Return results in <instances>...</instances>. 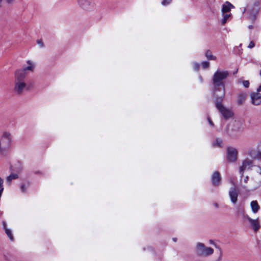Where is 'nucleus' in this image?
<instances>
[{"label":"nucleus","mask_w":261,"mask_h":261,"mask_svg":"<svg viewBox=\"0 0 261 261\" xmlns=\"http://www.w3.org/2000/svg\"><path fill=\"white\" fill-rule=\"evenodd\" d=\"M29 187V184H22L20 186L21 192L23 193H26Z\"/></svg>","instance_id":"obj_26"},{"label":"nucleus","mask_w":261,"mask_h":261,"mask_svg":"<svg viewBox=\"0 0 261 261\" xmlns=\"http://www.w3.org/2000/svg\"><path fill=\"white\" fill-rule=\"evenodd\" d=\"M243 85L245 88H248L249 86V82L248 81H244L243 82Z\"/></svg>","instance_id":"obj_34"},{"label":"nucleus","mask_w":261,"mask_h":261,"mask_svg":"<svg viewBox=\"0 0 261 261\" xmlns=\"http://www.w3.org/2000/svg\"><path fill=\"white\" fill-rule=\"evenodd\" d=\"M247 96L246 92H241L238 94L237 103L239 105L243 104V102L245 100Z\"/></svg>","instance_id":"obj_17"},{"label":"nucleus","mask_w":261,"mask_h":261,"mask_svg":"<svg viewBox=\"0 0 261 261\" xmlns=\"http://www.w3.org/2000/svg\"><path fill=\"white\" fill-rule=\"evenodd\" d=\"M248 155H250L252 159H260L261 151L255 149H249L248 150Z\"/></svg>","instance_id":"obj_13"},{"label":"nucleus","mask_w":261,"mask_h":261,"mask_svg":"<svg viewBox=\"0 0 261 261\" xmlns=\"http://www.w3.org/2000/svg\"><path fill=\"white\" fill-rule=\"evenodd\" d=\"M249 180L248 176H245L244 177L243 179L241 180L240 183L241 186L244 189L246 188L245 184H246L248 182V181Z\"/></svg>","instance_id":"obj_25"},{"label":"nucleus","mask_w":261,"mask_h":261,"mask_svg":"<svg viewBox=\"0 0 261 261\" xmlns=\"http://www.w3.org/2000/svg\"><path fill=\"white\" fill-rule=\"evenodd\" d=\"M173 241H174V242H176V239L175 238H173Z\"/></svg>","instance_id":"obj_43"},{"label":"nucleus","mask_w":261,"mask_h":261,"mask_svg":"<svg viewBox=\"0 0 261 261\" xmlns=\"http://www.w3.org/2000/svg\"><path fill=\"white\" fill-rule=\"evenodd\" d=\"M3 226H4V228L5 229V228H7L6 227V224L5 222H3Z\"/></svg>","instance_id":"obj_39"},{"label":"nucleus","mask_w":261,"mask_h":261,"mask_svg":"<svg viewBox=\"0 0 261 261\" xmlns=\"http://www.w3.org/2000/svg\"><path fill=\"white\" fill-rule=\"evenodd\" d=\"M213 245L215 247L216 249H217L219 251V255L218 258L216 259V261H221L222 260V257L223 256V251L222 248L220 247V246L218 245L217 244L215 243H213Z\"/></svg>","instance_id":"obj_19"},{"label":"nucleus","mask_w":261,"mask_h":261,"mask_svg":"<svg viewBox=\"0 0 261 261\" xmlns=\"http://www.w3.org/2000/svg\"><path fill=\"white\" fill-rule=\"evenodd\" d=\"M213 184L215 186L219 185L221 182V176L219 172L216 171L212 177Z\"/></svg>","instance_id":"obj_14"},{"label":"nucleus","mask_w":261,"mask_h":261,"mask_svg":"<svg viewBox=\"0 0 261 261\" xmlns=\"http://www.w3.org/2000/svg\"><path fill=\"white\" fill-rule=\"evenodd\" d=\"M27 63L29 65L28 66L24 67L22 69H18L15 71H23V73L24 74V77H25L27 76V71H33L34 68H35V64L31 61L28 60L27 61Z\"/></svg>","instance_id":"obj_12"},{"label":"nucleus","mask_w":261,"mask_h":261,"mask_svg":"<svg viewBox=\"0 0 261 261\" xmlns=\"http://www.w3.org/2000/svg\"><path fill=\"white\" fill-rule=\"evenodd\" d=\"M205 56L206 58L210 60H216L217 58L216 56L213 55L211 50H207L205 51Z\"/></svg>","instance_id":"obj_20"},{"label":"nucleus","mask_w":261,"mask_h":261,"mask_svg":"<svg viewBox=\"0 0 261 261\" xmlns=\"http://www.w3.org/2000/svg\"><path fill=\"white\" fill-rule=\"evenodd\" d=\"M261 4V0H255V1L254 3V6L255 7H258Z\"/></svg>","instance_id":"obj_32"},{"label":"nucleus","mask_w":261,"mask_h":261,"mask_svg":"<svg viewBox=\"0 0 261 261\" xmlns=\"http://www.w3.org/2000/svg\"><path fill=\"white\" fill-rule=\"evenodd\" d=\"M246 11V8H244L243 11V13H244Z\"/></svg>","instance_id":"obj_41"},{"label":"nucleus","mask_w":261,"mask_h":261,"mask_svg":"<svg viewBox=\"0 0 261 261\" xmlns=\"http://www.w3.org/2000/svg\"><path fill=\"white\" fill-rule=\"evenodd\" d=\"M229 75L227 70L218 69L214 73L212 82L213 84V95L214 97H218L221 99L225 95V88L224 80Z\"/></svg>","instance_id":"obj_1"},{"label":"nucleus","mask_w":261,"mask_h":261,"mask_svg":"<svg viewBox=\"0 0 261 261\" xmlns=\"http://www.w3.org/2000/svg\"><path fill=\"white\" fill-rule=\"evenodd\" d=\"M259 170L260 171V174H261V169H259Z\"/></svg>","instance_id":"obj_44"},{"label":"nucleus","mask_w":261,"mask_h":261,"mask_svg":"<svg viewBox=\"0 0 261 261\" xmlns=\"http://www.w3.org/2000/svg\"><path fill=\"white\" fill-rule=\"evenodd\" d=\"M253 166V161L248 158L243 160L241 164L239 166V173L242 177L243 174L246 170H250Z\"/></svg>","instance_id":"obj_8"},{"label":"nucleus","mask_w":261,"mask_h":261,"mask_svg":"<svg viewBox=\"0 0 261 261\" xmlns=\"http://www.w3.org/2000/svg\"><path fill=\"white\" fill-rule=\"evenodd\" d=\"M196 253L200 256H208L213 254L214 249L206 247L202 243H197L195 247Z\"/></svg>","instance_id":"obj_5"},{"label":"nucleus","mask_w":261,"mask_h":261,"mask_svg":"<svg viewBox=\"0 0 261 261\" xmlns=\"http://www.w3.org/2000/svg\"><path fill=\"white\" fill-rule=\"evenodd\" d=\"M248 28H249V29H252L253 28V25H249L248 26Z\"/></svg>","instance_id":"obj_38"},{"label":"nucleus","mask_w":261,"mask_h":261,"mask_svg":"<svg viewBox=\"0 0 261 261\" xmlns=\"http://www.w3.org/2000/svg\"><path fill=\"white\" fill-rule=\"evenodd\" d=\"M77 5L82 10L90 12L95 9L96 5L94 0H76Z\"/></svg>","instance_id":"obj_6"},{"label":"nucleus","mask_w":261,"mask_h":261,"mask_svg":"<svg viewBox=\"0 0 261 261\" xmlns=\"http://www.w3.org/2000/svg\"><path fill=\"white\" fill-rule=\"evenodd\" d=\"M243 218L244 220H247L252 229L255 232H256L260 227V225L259 222V219H253L251 218L248 215L245 214L244 213H243Z\"/></svg>","instance_id":"obj_9"},{"label":"nucleus","mask_w":261,"mask_h":261,"mask_svg":"<svg viewBox=\"0 0 261 261\" xmlns=\"http://www.w3.org/2000/svg\"><path fill=\"white\" fill-rule=\"evenodd\" d=\"M210 243H211V244H213V243H215L213 242V241L211 240V241H210Z\"/></svg>","instance_id":"obj_42"},{"label":"nucleus","mask_w":261,"mask_h":261,"mask_svg":"<svg viewBox=\"0 0 261 261\" xmlns=\"http://www.w3.org/2000/svg\"><path fill=\"white\" fill-rule=\"evenodd\" d=\"M233 8H234V6L228 2H226L222 6L221 10L222 14L227 13Z\"/></svg>","instance_id":"obj_15"},{"label":"nucleus","mask_w":261,"mask_h":261,"mask_svg":"<svg viewBox=\"0 0 261 261\" xmlns=\"http://www.w3.org/2000/svg\"><path fill=\"white\" fill-rule=\"evenodd\" d=\"M173 0H162L161 4L163 6H167L171 4Z\"/></svg>","instance_id":"obj_28"},{"label":"nucleus","mask_w":261,"mask_h":261,"mask_svg":"<svg viewBox=\"0 0 261 261\" xmlns=\"http://www.w3.org/2000/svg\"><path fill=\"white\" fill-rule=\"evenodd\" d=\"M254 46H255V43L253 41H250V42L248 44V48H252Z\"/></svg>","instance_id":"obj_33"},{"label":"nucleus","mask_w":261,"mask_h":261,"mask_svg":"<svg viewBox=\"0 0 261 261\" xmlns=\"http://www.w3.org/2000/svg\"><path fill=\"white\" fill-rule=\"evenodd\" d=\"M222 144V140L220 138H217L213 142V146L215 147H221Z\"/></svg>","instance_id":"obj_22"},{"label":"nucleus","mask_w":261,"mask_h":261,"mask_svg":"<svg viewBox=\"0 0 261 261\" xmlns=\"http://www.w3.org/2000/svg\"><path fill=\"white\" fill-rule=\"evenodd\" d=\"M250 206L251 207L252 212L254 214L257 213L260 209V206L256 200L252 201L250 203Z\"/></svg>","instance_id":"obj_18"},{"label":"nucleus","mask_w":261,"mask_h":261,"mask_svg":"<svg viewBox=\"0 0 261 261\" xmlns=\"http://www.w3.org/2000/svg\"><path fill=\"white\" fill-rule=\"evenodd\" d=\"M37 44L39 45V46L41 48L43 47L44 46V43L42 40L38 39L37 40Z\"/></svg>","instance_id":"obj_30"},{"label":"nucleus","mask_w":261,"mask_h":261,"mask_svg":"<svg viewBox=\"0 0 261 261\" xmlns=\"http://www.w3.org/2000/svg\"><path fill=\"white\" fill-rule=\"evenodd\" d=\"M214 98L216 107L223 117L225 119H228L232 117L233 115V112L230 109L226 108L222 104V101L224 97H222L221 99L218 97Z\"/></svg>","instance_id":"obj_3"},{"label":"nucleus","mask_w":261,"mask_h":261,"mask_svg":"<svg viewBox=\"0 0 261 261\" xmlns=\"http://www.w3.org/2000/svg\"><path fill=\"white\" fill-rule=\"evenodd\" d=\"M193 68L195 70H198L199 69V63H197V62H194L193 63Z\"/></svg>","instance_id":"obj_31"},{"label":"nucleus","mask_w":261,"mask_h":261,"mask_svg":"<svg viewBox=\"0 0 261 261\" xmlns=\"http://www.w3.org/2000/svg\"><path fill=\"white\" fill-rule=\"evenodd\" d=\"M25 78L23 71H15L14 91L17 94H22L27 89Z\"/></svg>","instance_id":"obj_2"},{"label":"nucleus","mask_w":261,"mask_h":261,"mask_svg":"<svg viewBox=\"0 0 261 261\" xmlns=\"http://www.w3.org/2000/svg\"><path fill=\"white\" fill-rule=\"evenodd\" d=\"M238 192L236 187H231L229 191V195L231 200V201L235 204L237 203L238 197Z\"/></svg>","instance_id":"obj_11"},{"label":"nucleus","mask_w":261,"mask_h":261,"mask_svg":"<svg viewBox=\"0 0 261 261\" xmlns=\"http://www.w3.org/2000/svg\"><path fill=\"white\" fill-rule=\"evenodd\" d=\"M261 85L257 88L256 92H253L251 94V98L252 103L254 105H259L261 103Z\"/></svg>","instance_id":"obj_10"},{"label":"nucleus","mask_w":261,"mask_h":261,"mask_svg":"<svg viewBox=\"0 0 261 261\" xmlns=\"http://www.w3.org/2000/svg\"><path fill=\"white\" fill-rule=\"evenodd\" d=\"M208 122H209V124H210V125H211L212 126H213L214 123H213L212 121L211 120V119L210 118H208Z\"/></svg>","instance_id":"obj_35"},{"label":"nucleus","mask_w":261,"mask_h":261,"mask_svg":"<svg viewBox=\"0 0 261 261\" xmlns=\"http://www.w3.org/2000/svg\"><path fill=\"white\" fill-rule=\"evenodd\" d=\"M6 1L7 3L9 4H12L14 1V0H6Z\"/></svg>","instance_id":"obj_36"},{"label":"nucleus","mask_w":261,"mask_h":261,"mask_svg":"<svg viewBox=\"0 0 261 261\" xmlns=\"http://www.w3.org/2000/svg\"><path fill=\"white\" fill-rule=\"evenodd\" d=\"M244 129L243 123L240 121H235L233 130L237 133H241Z\"/></svg>","instance_id":"obj_16"},{"label":"nucleus","mask_w":261,"mask_h":261,"mask_svg":"<svg viewBox=\"0 0 261 261\" xmlns=\"http://www.w3.org/2000/svg\"><path fill=\"white\" fill-rule=\"evenodd\" d=\"M248 13L249 14V19L252 22H254L256 19V15L257 12L252 13L251 11H248Z\"/></svg>","instance_id":"obj_24"},{"label":"nucleus","mask_w":261,"mask_h":261,"mask_svg":"<svg viewBox=\"0 0 261 261\" xmlns=\"http://www.w3.org/2000/svg\"><path fill=\"white\" fill-rule=\"evenodd\" d=\"M201 65L203 69H206L209 67L210 63L208 62L204 61L202 63Z\"/></svg>","instance_id":"obj_29"},{"label":"nucleus","mask_w":261,"mask_h":261,"mask_svg":"<svg viewBox=\"0 0 261 261\" xmlns=\"http://www.w3.org/2000/svg\"><path fill=\"white\" fill-rule=\"evenodd\" d=\"M2 0H0V8L2 7Z\"/></svg>","instance_id":"obj_40"},{"label":"nucleus","mask_w":261,"mask_h":261,"mask_svg":"<svg viewBox=\"0 0 261 261\" xmlns=\"http://www.w3.org/2000/svg\"><path fill=\"white\" fill-rule=\"evenodd\" d=\"M238 151L233 147H228L226 149V160L229 163H234L238 160Z\"/></svg>","instance_id":"obj_7"},{"label":"nucleus","mask_w":261,"mask_h":261,"mask_svg":"<svg viewBox=\"0 0 261 261\" xmlns=\"http://www.w3.org/2000/svg\"><path fill=\"white\" fill-rule=\"evenodd\" d=\"M17 178L18 175L17 174L12 173L7 177L6 180L8 183L10 184L12 180L15 179Z\"/></svg>","instance_id":"obj_23"},{"label":"nucleus","mask_w":261,"mask_h":261,"mask_svg":"<svg viewBox=\"0 0 261 261\" xmlns=\"http://www.w3.org/2000/svg\"><path fill=\"white\" fill-rule=\"evenodd\" d=\"M214 206H215V207H216V208H218V207H219V204H218V203H217V202L214 203Z\"/></svg>","instance_id":"obj_37"},{"label":"nucleus","mask_w":261,"mask_h":261,"mask_svg":"<svg viewBox=\"0 0 261 261\" xmlns=\"http://www.w3.org/2000/svg\"><path fill=\"white\" fill-rule=\"evenodd\" d=\"M11 137L10 133L4 132L0 138V152L5 154L11 144Z\"/></svg>","instance_id":"obj_4"},{"label":"nucleus","mask_w":261,"mask_h":261,"mask_svg":"<svg viewBox=\"0 0 261 261\" xmlns=\"http://www.w3.org/2000/svg\"><path fill=\"white\" fill-rule=\"evenodd\" d=\"M5 232L11 241L14 240V238L11 230L7 228H5Z\"/></svg>","instance_id":"obj_27"},{"label":"nucleus","mask_w":261,"mask_h":261,"mask_svg":"<svg viewBox=\"0 0 261 261\" xmlns=\"http://www.w3.org/2000/svg\"><path fill=\"white\" fill-rule=\"evenodd\" d=\"M231 16V14L224 13L223 14V18L221 20L222 25H224L227 20H228Z\"/></svg>","instance_id":"obj_21"}]
</instances>
